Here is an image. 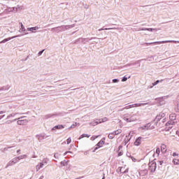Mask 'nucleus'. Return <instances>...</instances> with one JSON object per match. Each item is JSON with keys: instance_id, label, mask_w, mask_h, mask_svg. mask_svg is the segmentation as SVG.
I'll return each mask as SVG.
<instances>
[{"instance_id": "obj_62", "label": "nucleus", "mask_w": 179, "mask_h": 179, "mask_svg": "<svg viewBox=\"0 0 179 179\" xmlns=\"http://www.w3.org/2000/svg\"><path fill=\"white\" fill-rule=\"evenodd\" d=\"M172 156L173 157H176V156H178V153H177L176 152H174L173 154H172Z\"/></svg>"}, {"instance_id": "obj_1", "label": "nucleus", "mask_w": 179, "mask_h": 179, "mask_svg": "<svg viewBox=\"0 0 179 179\" xmlns=\"http://www.w3.org/2000/svg\"><path fill=\"white\" fill-rule=\"evenodd\" d=\"M76 26V24H69V25H62L51 29V31L56 33H62V31H66V30H70V29H73Z\"/></svg>"}, {"instance_id": "obj_11", "label": "nucleus", "mask_w": 179, "mask_h": 179, "mask_svg": "<svg viewBox=\"0 0 179 179\" xmlns=\"http://www.w3.org/2000/svg\"><path fill=\"white\" fill-rule=\"evenodd\" d=\"M22 35H16L14 36L8 37L4 38L3 41H0V44H3L5 43H8V41H10V40H13V38H17V37H21Z\"/></svg>"}, {"instance_id": "obj_54", "label": "nucleus", "mask_w": 179, "mask_h": 179, "mask_svg": "<svg viewBox=\"0 0 179 179\" xmlns=\"http://www.w3.org/2000/svg\"><path fill=\"white\" fill-rule=\"evenodd\" d=\"M71 142H72V138H71V137H69V138L66 139V143H67V145H69V143H71Z\"/></svg>"}, {"instance_id": "obj_58", "label": "nucleus", "mask_w": 179, "mask_h": 179, "mask_svg": "<svg viewBox=\"0 0 179 179\" xmlns=\"http://www.w3.org/2000/svg\"><path fill=\"white\" fill-rule=\"evenodd\" d=\"M129 171V169H126L123 172H121V174H127Z\"/></svg>"}, {"instance_id": "obj_15", "label": "nucleus", "mask_w": 179, "mask_h": 179, "mask_svg": "<svg viewBox=\"0 0 179 179\" xmlns=\"http://www.w3.org/2000/svg\"><path fill=\"white\" fill-rule=\"evenodd\" d=\"M142 139H143V137L142 136L137 137L134 143V146H141L142 143Z\"/></svg>"}, {"instance_id": "obj_8", "label": "nucleus", "mask_w": 179, "mask_h": 179, "mask_svg": "<svg viewBox=\"0 0 179 179\" xmlns=\"http://www.w3.org/2000/svg\"><path fill=\"white\" fill-rule=\"evenodd\" d=\"M155 129H156V127H155L154 125L152 126L151 122H148L140 127V129H142L143 131H149V130H152Z\"/></svg>"}, {"instance_id": "obj_61", "label": "nucleus", "mask_w": 179, "mask_h": 179, "mask_svg": "<svg viewBox=\"0 0 179 179\" xmlns=\"http://www.w3.org/2000/svg\"><path fill=\"white\" fill-rule=\"evenodd\" d=\"M117 171H119V173H122V166H120L117 169Z\"/></svg>"}, {"instance_id": "obj_51", "label": "nucleus", "mask_w": 179, "mask_h": 179, "mask_svg": "<svg viewBox=\"0 0 179 179\" xmlns=\"http://www.w3.org/2000/svg\"><path fill=\"white\" fill-rule=\"evenodd\" d=\"M91 150H92V153H94V152H96V150H99V148L95 145V147L91 148Z\"/></svg>"}, {"instance_id": "obj_2", "label": "nucleus", "mask_w": 179, "mask_h": 179, "mask_svg": "<svg viewBox=\"0 0 179 179\" xmlns=\"http://www.w3.org/2000/svg\"><path fill=\"white\" fill-rule=\"evenodd\" d=\"M66 115V112H55L53 113H49L44 116L45 120H48L49 118H55V117H65Z\"/></svg>"}, {"instance_id": "obj_52", "label": "nucleus", "mask_w": 179, "mask_h": 179, "mask_svg": "<svg viewBox=\"0 0 179 179\" xmlns=\"http://www.w3.org/2000/svg\"><path fill=\"white\" fill-rule=\"evenodd\" d=\"M140 31H148V28L146 27H141L139 28Z\"/></svg>"}, {"instance_id": "obj_29", "label": "nucleus", "mask_w": 179, "mask_h": 179, "mask_svg": "<svg viewBox=\"0 0 179 179\" xmlns=\"http://www.w3.org/2000/svg\"><path fill=\"white\" fill-rule=\"evenodd\" d=\"M44 167V164L41 162H40L38 165L36 166V171H38L41 169H43Z\"/></svg>"}, {"instance_id": "obj_55", "label": "nucleus", "mask_w": 179, "mask_h": 179, "mask_svg": "<svg viewBox=\"0 0 179 179\" xmlns=\"http://www.w3.org/2000/svg\"><path fill=\"white\" fill-rule=\"evenodd\" d=\"M20 31L21 33H23V23L20 22Z\"/></svg>"}, {"instance_id": "obj_57", "label": "nucleus", "mask_w": 179, "mask_h": 179, "mask_svg": "<svg viewBox=\"0 0 179 179\" xmlns=\"http://www.w3.org/2000/svg\"><path fill=\"white\" fill-rule=\"evenodd\" d=\"M12 117H15V113H11L7 116V120H9V118H12Z\"/></svg>"}, {"instance_id": "obj_33", "label": "nucleus", "mask_w": 179, "mask_h": 179, "mask_svg": "<svg viewBox=\"0 0 179 179\" xmlns=\"http://www.w3.org/2000/svg\"><path fill=\"white\" fill-rule=\"evenodd\" d=\"M129 118L130 122H134V121H136V117L135 116V115H133Z\"/></svg>"}, {"instance_id": "obj_41", "label": "nucleus", "mask_w": 179, "mask_h": 179, "mask_svg": "<svg viewBox=\"0 0 179 179\" xmlns=\"http://www.w3.org/2000/svg\"><path fill=\"white\" fill-rule=\"evenodd\" d=\"M123 120L124 121H126V122H131L130 120H129V117H128V115H125L124 117H123Z\"/></svg>"}, {"instance_id": "obj_32", "label": "nucleus", "mask_w": 179, "mask_h": 179, "mask_svg": "<svg viewBox=\"0 0 179 179\" xmlns=\"http://www.w3.org/2000/svg\"><path fill=\"white\" fill-rule=\"evenodd\" d=\"M172 163L175 165V166H179V159H177L176 158H174L172 160Z\"/></svg>"}, {"instance_id": "obj_40", "label": "nucleus", "mask_w": 179, "mask_h": 179, "mask_svg": "<svg viewBox=\"0 0 179 179\" xmlns=\"http://www.w3.org/2000/svg\"><path fill=\"white\" fill-rule=\"evenodd\" d=\"M50 161V159L48 158H44L43 159V162H41V163H43V164H48V162Z\"/></svg>"}, {"instance_id": "obj_34", "label": "nucleus", "mask_w": 179, "mask_h": 179, "mask_svg": "<svg viewBox=\"0 0 179 179\" xmlns=\"http://www.w3.org/2000/svg\"><path fill=\"white\" fill-rule=\"evenodd\" d=\"M15 164V162H13V159H11L6 166V169H8L10 166H13Z\"/></svg>"}, {"instance_id": "obj_59", "label": "nucleus", "mask_w": 179, "mask_h": 179, "mask_svg": "<svg viewBox=\"0 0 179 179\" xmlns=\"http://www.w3.org/2000/svg\"><path fill=\"white\" fill-rule=\"evenodd\" d=\"M28 122H29V120H27V119H24L23 120V125L27 124Z\"/></svg>"}, {"instance_id": "obj_14", "label": "nucleus", "mask_w": 179, "mask_h": 179, "mask_svg": "<svg viewBox=\"0 0 179 179\" xmlns=\"http://www.w3.org/2000/svg\"><path fill=\"white\" fill-rule=\"evenodd\" d=\"M131 139H132V135H131V133H129V135L126 136L124 140L122 142V145H124V146H126V145L128 144Z\"/></svg>"}, {"instance_id": "obj_53", "label": "nucleus", "mask_w": 179, "mask_h": 179, "mask_svg": "<svg viewBox=\"0 0 179 179\" xmlns=\"http://www.w3.org/2000/svg\"><path fill=\"white\" fill-rule=\"evenodd\" d=\"M17 124L18 125H23V120H17Z\"/></svg>"}, {"instance_id": "obj_28", "label": "nucleus", "mask_w": 179, "mask_h": 179, "mask_svg": "<svg viewBox=\"0 0 179 179\" xmlns=\"http://www.w3.org/2000/svg\"><path fill=\"white\" fill-rule=\"evenodd\" d=\"M151 122H155L154 125L157 127V128H159V127H161L162 122L156 120V119H154Z\"/></svg>"}, {"instance_id": "obj_46", "label": "nucleus", "mask_w": 179, "mask_h": 179, "mask_svg": "<svg viewBox=\"0 0 179 179\" xmlns=\"http://www.w3.org/2000/svg\"><path fill=\"white\" fill-rule=\"evenodd\" d=\"M45 51V49H43L42 50L39 51L37 54L38 57H41V55H43V52H44Z\"/></svg>"}, {"instance_id": "obj_45", "label": "nucleus", "mask_w": 179, "mask_h": 179, "mask_svg": "<svg viewBox=\"0 0 179 179\" xmlns=\"http://www.w3.org/2000/svg\"><path fill=\"white\" fill-rule=\"evenodd\" d=\"M147 31H151V32L157 31V29H156V28H148Z\"/></svg>"}, {"instance_id": "obj_18", "label": "nucleus", "mask_w": 179, "mask_h": 179, "mask_svg": "<svg viewBox=\"0 0 179 179\" xmlns=\"http://www.w3.org/2000/svg\"><path fill=\"white\" fill-rule=\"evenodd\" d=\"M6 12L9 13V12H17V8L16 7H7Z\"/></svg>"}, {"instance_id": "obj_27", "label": "nucleus", "mask_w": 179, "mask_h": 179, "mask_svg": "<svg viewBox=\"0 0 179 179\" xmlns=\"http://www.w3.org/2000/svg\"><path fill=\"white\" fill-rule=\"evenodd\" d=\"M78 125L79 127V125H80V123L74 122L68 128V129H73V128H76Z\"/></svg>"}, {"instance_id": "obj_37", "label": "nucleus", "mask_w": 179, "mask_h": 179, "mask_svg": "<svg viewBox=\"0 0 179 179\" xmlns=\"http://www.w3.org/2000/svg\"><path fill=\"white\" fill-rule=\"evenodd\" d=\"M121 132H122V130H121V129H117V130L113 131L115 136V135H120V134H121Z\"/></svg>"}, {"instance_id": "obj_47", "label": "nucleus", "mask_w": 179, "mask_h": 179, "mask_svg": "<svg viewBox=\"0 0 179 179\" xmlns=\"http://www.w3.org/2000/svg\"><path fill=\"white\" fill-rule=\"evenodd\" d=\"M141 62H142V60H137L134 63H132L131 65H137V64L141 65Z\"/></svg>"}, {"instance_id": "obj_26", "label": "nucleus", "mask_w": 179, "mask_h": 179, "mask_svg": "<svg viewBox=\"0 0 179 179\" xmlns=\"http://www.w3.org/2000/svg\"><path fill=\"white\" fill-rule=\"evenodd\" d=\"M83 138H90V135L87 134H83L78 137V140L80 141V139H83Z\"/></svg>"}, {"instance_id": "obj_6", "label": "nucleus", "mask_w": 179, "mask_h": 179, "mask_svg": "<svg viewBox=\"0 0 179 179\" xmlns=\"http://www.w3.org/2000/svg\"><path fill=\"white\" fill-rule=\"evenodd\" d=\"M108 121V118L106 117L99 119H95L92 122H90V125L92 127H96V125H99V124H102V122H107Z\"/></svg>"}, {"instance_id": "obj_42", "label": "nucleus", "mask_w": 179, "mask_h": 179, "mask_svg": "<svg viewBox=\"0 0 179 179\" xmlns=\"http://www.w3.org/2000/svg\"><path fill=\"white\" fill-rule=\"evenodd\" d=\"M171 129H173V127H170V126H168V127H166L164 128V131H166V132H170V130Z\"/></svg>"}, {"instance_id": "obj_23", "label": "nucleus", "mask_w": 179, "mask_h": 179, "mask_svg": "<svg viewBox=\"0 0 179 179\" xmlns=\"http://www.w3.org/2000/svg\"><path fill=\"white\" fill-rule=\"evenodd\" d=\"M169 120H171V121H176V120H177V114L176 113H171L169 115Z\"/></svg>"}, {"instance_id": "obj_25", "label": "nucleus", "mask_w": 179, "mask_h": 179, "mask_svg": "<svg viewBox=\"0 0 179 179\" xmlns=\"http://www.w3.org/2000/svg\"><path fill=\"white\" fill-rule=\"evenodd\" d=\"M161 152L164 155V153H166L167 152V146H166V145L162 144V145H161Z\"/></svg>"}, {"instance_id": "obj_31", "label": "nucleus", "mask_w": 179, "mask_h": 179, "mask_svg": "<svg viewBox=\"0 0 179 179\" xmlns=\"http://www.w3.org/2000/svg\"><path fill=\"white\" fill-rule=\"evenodd\" d=\"M10 89V86L7 85V86H3L0 87V91H4V90H9Z\"/></svg>"}, {"instance_id": "obj_3", "label": "nucleus", "mask_w": 179, "mask_h": 179, "mask_svg": "<svg viewBox=\"0 0 179 179\" xmlns=\"http://www.w3.org/2000/svg\"><path fill=\"white\" fill-rule=\"evenodd\" d=\"M157 159L155 158L153 160L149 162L148 163V170L149 171L153 174V173L156 172V169H157V163H156Z\"/></svg>"}, {"instance_id": "obj_24", "label": "nucleus", "mask_w": 179, "mask_h": 179, "mask_svg": "<svg viewBox=\"0 0 179 179\" xmlns=\"http://www.w3.org/2000/svg\"><path fill=\"white\" fill-rule=\"evenodd\" d=\"M22 159H23V155L15 157L12 160L14 162V164H16V163H17V162H19L20 160H22Z\"/></svg>"}, {"instance_id": "obj_36", "label": "nucleus", "mask_w": 179, "mask_h": 179, "mask_svg": "<svg viewBox=\"0 0 179 179\" xmlns=\"http://www.w3.org/2000/svg\"><path fill=\"white\" fill-rule=\"evenodd\" d=\"M154 153L157 155V157H159V155H160V148L157 147L155 151H154Z\"/></svg>"}, {"instance_id": "obj_63", "label": "nucleus", "mask_w": 179, "mask_h": 179, "mask_svg": "<svg viewBox=\"0 0 179 179\" xmlns=\"http://www.w3.org/2000/svg\"><path fill=\"white\" fill-rule=\"evenodd\" d=\"M27 59H30V55L27 56L24 61H27Z\"/></svg>"}, {"instance_id": "obj_64", "label": "nucleus", "mask_w": 179, "mask_h": 179, "mask_svg": "<svg viewBox=\"0 0 179 179\" xmlns=\"http://www.w3.org/2000/svg\"><path fill=\"white\" fill-rule=\"evenodd\" d=\"M163 163H164V162L162 161H159V166H163Z\"/></svg>"}, {"instance_id": "obj_43", "label": "nucleus", "mask_w": 179, "mask_h": 179, "mask_svg": "<svg viewBox=\"0 0 179 179\" xmlns=\"http://www.w3.org/2000/svg\"><path fill=\"white\" fill-rule=\"evenodd\" d=\"M144 45H145V47H149V45H155V42L144 43Z\"/></svg>"}, {"instance_id": "obj_49", "label": "nucleus", "mask_w": 179, "mask_h": 179, "mask_svg": "<svg viewBox=\"0 0 179 179\" xmlns=\"http://www.w3.org/2000/svg\"><path fill=\"white\" fill-rule=\"evenodd\" d=\"M59 156H61V155H59L58 152H55L54 154L55 159H59Z\"/></svg>"}, {"instance_id": "obj_44", "label": "nucleus", "mask_w": 179, "mask_h": 179, "mask_svg": "<svg viewBox=\"0 0 179 179\" xmlns=\"http://www.w3.org/2000/svg\"><path fill=\"white\" fill-rule=\"evenodd\" d=\"M113 29V28H106L104 27H103L102 28H100L99 29H98L99 31H103V30H111Z\"/></svg>"}, {"instance_id": "obj_10", "label": "nucleus", "mask_w": 179, "mask_h": 179, "mask_svg": "<svg viewBox=\"0 0 179 179\" xmlns=\"http://www.w3.org/2000/svg\"><path fill=\"white\" fill-rule=\"evenodd\" d=\"M167 43H179V41H155L154 42V45H160V44H167Z\"/></svg>"}, {"instance_id": "obj_9", "label": "nucleus", "mask_w": 179, "mask_h": 179, "mask_svg": "<svg viewBox=\"0 0 179 179\" xmlns=\"http://www.w3.org/2000/svg\"><path fill=\"white\" fill-rule=\"evenodd\" d=\"M134 107H145V106H155V103H152V101H148L146 103H134Z\"/></svg>"}, {"instance_id": "obj_7", "label": "nucleus", "mask_w": 179, "mask_h": 179, "mask_svg": "<svg viewBox=\"0 0 179 179\" xmlns=\"http://www.w3.org/2000/svg\"><path fill=\"white\" fill-rule=\"evenodd\" d=\"M156 102H152L155 103V104H157L158 107H162V106H164L166 104V96H160L155 99Z\"/></svg>"}, {"instance_id": "obj_56", "label": "nucleus", "mask_w": 179, "mask_h": 179, "mask_svg": "<svg viewBox=\"0 0 179 179\" xmlns=\"http://www.w3.org/2000/svg\"><path fill=\"white\" fill-rule=\"evenodd\" d=\"M134 107H135L134 105L131 104V105L127 106L126 108L128 110L129 108H134Z\"/></svg>"}, {"instance_id": "obj_5", "label": "nucleus", "mask_w": 179, "mask_h": 179, "mask_svg": "<svg viewBox=\"0 0 179 179\" xmlns=\"http://www.w3.org/2000/svg\"><path fill=\"white\" fill-rule=\"evenodd\" d=\"M38 27H27V29L23 27V36H26V34H29V31L30 33H36L37 30H38Z\"/></svg>"}, {"instance_id": "obj_13", "label": "nucleus", "mask_w": 179, "mask_h": 179, "mask_svg": "<svg viewBox=\"0 0 179 179\" xmlns=\"http://www.w3.org/2000/svg\"><path fill=\"white\" fill-rule=\"evenodd\" d=\"M106 143V137L102 138L96 145L95 146L100 149V148H103V145Z\"/></svg>"}, {"instance_id": "obj_20", "label": "nucleus", "mask_w": 179, "mask_h": 179, "mask_svg": "<svg viewBox=\"0 0 179 179\" xmlns=\"http://www.w3.org/2000/svg\"><path fill=\"white\" fill-rule=\"evenodd\" d=\"M164 81V79L157 80L154 83H152V86L150 87V89H152L154 86H157L159 83H162Z\"/></svg>"}, {"instance_id": "obj_50", "label": "nucleus", "mask_w": 179, "mask_h": 179, "mask_svg": "<svg viewBox=\"0 0 179 179\" xmlns=\"http://www.w3.org/2000/svg\"><path fill=\"white\" fill-rule=\"evenodd\" d=\"M99 138V136H92L90 138V141H96V139H97Z\"/></svg>"}, {"instance_id": "obj_30", "label": "nucleus", "mask_w": 179, "mask_h": 179, "mask_svg": "<svg viewBox=\"0 0 179 179\" xmlns=\"http://www.w3.org/2000/svg\"><path fill=\"white\" fill-rule=\"evenodd\" d=\"M127 157H129V159H131L132 162L134 163L137 162L138 159L136 158H134V156L131 155V153H127Z\"/></svg>"}, {"instance_id": "obj_4", "label": "nucleus", "mask_w": 179, "mask_h": 179, "mask_svg": "<svg viewBox=\"0 0 179 179\" xmlns=\"http://www.w3.org/2000/svg\"><path fill=\"white\" fill-rule=\"evenodd\" d=\"M94 37H92L90 38H79L72 42V44H86V43H89V41H91V40H94Z\"/></svg>"}, {"instance_id": "obj_60", "label": "nucleus", "mask_w": 179, "mask_h": 179, "mask_svg": "<svg viewBox=\"0 0 179 179\" xmlns=\"http://www.w3.org/2000/svg\"><path fill=\"white\" fill-rule=\"evenodd\" d=\"M167 121V117H164L162 120V124H164Z\"/></svg>"}, {"instance_id": "obj_16", "label": "nucleus", "mask_w": 179, "mask_h": 179, "mask_svg": "<svg viewBox=\"0 0 179 179\" xmlns=\"http://www.w3.org/2000/svg\"><path fill=\"white\" fill-rule=\"evenodd\" d=\"M166 117V113L163 112H160L155 118V120H157L159 122L162 121V118H164Z\"/></svg>"}, {"instance_id": "obj_12", "label": "nucleus", "mask_w": 179, "mask_h": 179, "mask_svg": "<svg viewBox=\"0 0 179 179\" xmlns=\"http://www.w3.org/2000/svg\"><path fill=\"white\" fill-rule=\"evenodd\" d=\"M65 127H66V124H57V125H55V127H53L51 129V131L54 132V131H57V130H59V129H64V128H65Z\"/></svg>"}, {"instance_id": "obj_48", "label": "nucleus", "mask_w": 179, "mask_h": 179, "mask_svg": "<svg viewBox=\"0 0 179 179\" xmlns=\"http://www.w3.org/2000/svg\"><path fill=\"white\" fill-rule=\"evenodd\" d=\"M120 83V79L118 78H114L112 80V83Z\"/></svg>"}, {"instance_id": "obj_22", "label": "nucleus", "mask_w": 179, "mask_h": 179, "mask_svg": "<svg viewBox=\"0 0 179 179\" xmlns=\"http://www.w3.org/2000/svg\"><path fill=\"white\" fill-rule=\"evenodd\" d=\"M177 124V121H173L171 120H169L168 122H166L165 127H170V125H175Z\"/></svg>"}, {"instance_id": "obj_38", "label": "nucleus", "mask_w": 179, "mask_h": 179, "mask_svg": "<svg viewBox=\"0 0 179 179\" xmlns=\"http://www.w3.org/2000/svg\"><path fill=\"white\" fill-rule=\"evenodd\" d=\"M108 138L109 139H114V138H115V135L114 134L113 132H111L108 134Z\"/></svg>"}, {"instance_id": "obj_17", "label": "nucleus", "mask_w": 179, "mask_h": 179, "mask_svg": "<svg viewBox=\"0 0 179 179\" xmlns=\"http://www.w3.org/2000/svg\"><path fill=\"white\" fill-rule=\"evenodd\" d=\"M121 149H122V145L118 146L117 150L116 151V152L117 153V157H120V156H122V155H124V151Z\"/></svg>"}, {"instance_id": "obj_19", "label": "nucleus", "mask_w": 179, "mask_h": 179, "mask_svg": "<svg viewBox=\"0 0 179 179\" xmlns=\"http://www.w3.org/2000/svg\"><path fill=\"white\" fill-rule=\"evenodd\" d=\"M148 173H149V170L146 169L140 170L139 171L140 176H142L143 177H145V176H148Z\"/></svg>"}, {"instance_id": "obj_39", "label": "nucleus", "mask_w": 179, "mask_h": 179, "mask_svg": "<svg viewBox=\"0 0 179 179\" xmlns=\"http://www.w3.org/2000/svg\"><path fill=\"white\" fill-rule=\"evenodd\" d=\"M129 78H131V76H129V77H127V76H124L122 78V82H127V80H128V79H129Z\"/></svg>"}, {"instance_id": "obj_35", "label": "nucleus", "mask_w": 179, "mask_h": 179, "mask_svg": "<svg viewBox=\"0 0 179 179\" xmlns=\"http://www.w3.org/2000/svg\"><path fill=\"white\" fill-rule=\"evenodd\" d=\"M60 164H61V166H63L65 167V166H68V161L64 159L60 162Z\"/></svg>"}, {"instance_id": "obj_21", "label": "nucleus", "mask_w": 179, "mask_h": 179, "mask_svg": "<svg viewBox=\"0 0 179 179\" xmlns=\"http://www.w3.org/2000/svg\"><path fill=\"white\" fill-rule=\"evenodd\" d=\"M36 138L39 142H41V141L45 139V134H37Z\"/></svg>"}]
</instances>
